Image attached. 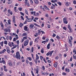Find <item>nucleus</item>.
Here are the masks:
<instances>
[{
    "instance_id": "obj_28",
    "label": "nucleus",
    "mask_w": 76,
    "mask_h": 76,
    "mask_svg": "<svg viewBox=\"0 0 76 76\" xmlns=\"http://www.w3.org/2000/svg\"><path fill=\"white\" fill-rule=\"evenodd\" d=\"M44 49L43 48H42L41 50V52L42 53V54H43V53H44Z\"/></svg>"
},
{
    "instance_id": "obj_55",
    "label": "nucleus",
    "mask_w": 76,
    "mask_h": 76,
    "mask_svg": "<svg viewBox=\"0 0 76 76\" xmlns=\"http://www.w3.org/2000/svg\"><path fill=\"white\" fill-rule=\"evenodd\" d=\"M56 34H54V33L53 34V37H56Z\"/></svg>"
},
{
    "instance_id": "obj_11",
    "label": "nucleus",
    "mask_w": 76,
    "mask_h": 76,
    "mask_svg": "<svg viewBox=\"0 0 76 76\" xmlns=\"http://www.w3.org/2000/svg\"><path fill=\"white\" fill-rule=\"evenodd\" d=\"M36 13V12L35 11H31V15H34V16H35V13Z\"/></svg>"
},
{
    "instance_id": "obj_44",
    "label": "nucleus",
    "mask_w": 76,
    "mask_h": 76,
    "mask_svg": "<svg viewBox=\"0 0 76 76\" xmlns=\"http://www.w3.org/2000/svg\"><path fill=\"white\" fill-rule=\"evenodd\" d=\"M20 14L22 16H24V14L23 13V12H20Z\"/></svg>"
},
{
    "instance_id": "obj_20",
    "label": "nucleus",
    "mask_w": 76,
    "mask_h": 76,
    "mask_svg": "<svg viewBox=\"0 0 76 76\" xmlns=\"http://www.w3.org/2000/svg\"><path fill=\"white\" fill-rule=\"evenodd\" d=\"M50 43H49L47 46V49H50Z\"/></svg>"
},
{
    "instance_id": "obj_19",
    "label": "nucleus",
    "mask_w": 76,
    "mask_h": 76,
    "mask_svg": "<svg viewBox=\"0 0 76 76\" xmlns=\"http://www.w3.org/2000/svg\"><path fill=\"white\" fill-rule=\"evenodd\" d=\"M24 30L25 31H27L28 30V27L26 26H25L24 27Z\"/></svg>"
},
{
    "instance_id": "obj_48",
    "label": "nucleus",
    "mask_w": 76,
    "mask_h": 76,
    "mask_svg": "<svg viewBox=\"0 0 76 76\" xmlns=\"http://www.w3.org/2000/svg\"><path fill=\"white\" fill-rule=\"evenodd\" d=\"M29 64H30L31 66H32V64H33L32 62H29Z\"/></svg>"
},
{
    "instance_id": "obj_62",
    "label": "nucleus",
    "mask_w": 76,
    "mask_h": 76,
    "mask_svg": "<svg viewBox=\"0 0 76 76\" xmlns=\"http://www.w3.org/2000/svg\"><path fill=\"white\" fill-rule=\"evenodd\" d=\"M73 3L74 4H76V1H73Z\"/></svg>"
},
{
    "instance_id": "obj_12",
    "label": "nucleus",
    "mask_w": 76,
    "mask_h": 76,
    "mask_svg": "<svg viewBox=\"0 0 76 76\" xmlns=\"http://www.w3.org/2000/svg\"><path fill=\"white\" fill-rule=\"evenodd\" d=\"M26 21L27 22H32V20L31 19H28L26 20Z\"/></svg>"
},
{
    "instance_id": "obj_42",
    "label": "nucleus",
    "mask_w": 76,
    "mask_h": 76,
    "mask_svg": "<svg viewBox=\"0 0 76 76\" xmlns=\"http://www.w3.org/2000/svg\"><path fill=\"white\" fill-rule=\"evenodd\" d=\"M16 43L17 44V45H19V40L17 41Z\"/></svg>"
},
{
    "instance_id": "obj_31",
    "label": "nucleus",
    "mask_w": 76,
    "mask_h": 76,
    "mask_svg": "<svg viewBox=\"0 0 76 76\" xmlns=\"http://www.w3.org/2000/svg\"><path fill=\"white\" fill-rule=\"evenodd\" d=\"M36 73L37 74H38V72H39V68H37V69L36 70Z\"/></svg>"
},
{
    "instance_id": "obj_60",
    "label": "nucleus",
    "mask_w": 76,
    "mask_h": 76,
    "mask_svg": "<svg viewBox=\"0 0 76 76\" xmlns=\"http://www.w3.org/2000/svg\"><path fill=\"white\" fill-rule=\"evenodd\" d=\"M26 63H27V64H28L29 63V61H28V60H26Z\"/></svg>"
},
{
    "instance_id": "obj_52",
    "label": "nucleus",
    "mask_w": 76,
    "mask_h": 76,
    "mask_svg": "<svg viewBox=\"0 0 76 76\" xmlns=\"http://www.w3.org/2000/svg\"><path fill=\"white\" fill-rule=\"evenodd\" d=\"M45 38H46V37H42V39H43V40H45Z\"/></svg>"
},
{
    "instance_id": "obj_45",
    "label": "nucleus",
    "mask_w": 76,
    "mask_h": 76,
    "mask_svg": "<svg viewBox=\"0 0 76 76\" xmlns=\"http://www.w3.org/2000/svg\"><path fill=\"white\" fill-rule=\"evenodd\" d=\"M27 39V37H23V39H24V40H25V39Z\"/></svg>"
},
{
    "instance_id": "obj_57",
    "label": "nucleus",
    "mask_w": 76,
    "mask_h": 76,
    "mask_svg": "<svg viewBox=\"0 0 76 76\" xmlns=\"http://www.w3.org/2000/svg\"><path fill=\"white\" fill-rule=\"evenodd\" d=\"M56 38L58 39H60V37H59V36H56Z\"/></svg>"
},
{
    "instance_id": "obj_6",
    "label": "nucleus",
    "mask_w": 76,
    "mask_h": 76,
    "mask_svg": "<svg viewBox=\"0 0 76 76\" xmlns=\"http://www.w3.org/2000/svg\"><path fill=\"white\" fill-rule=\"evenodd\" d=\"M12 22L13 23H15L16 21L15 20V17L14 16L12 18Z\"/></svg>"
},
{
    "instance_id": "obj_50",
    "label": "nucleus",
    "mask_w": 76,
    "mask_h": 76,
    "mask_svg": "<svg viewBox=\"0 0 76 76\" xmlns=\"http://www.w3.org/2000/svg\"><path fill=\"white\" fill-rule=\"evenodd\" d=\"M33 43V42L32 41L30 43V45L31 46L32 45V43Z\"/></svg>"
},
{
    "instance_id": "obj_64",
    "label": "nucleus",
    "mask_w": 76,
    "mask_h": 76,
    "mask_svg": "<svg viewBox=\"0 0 76 76\" xmlns=\"http://www.w3.org/2000/svg\"><path fill=\"white\" fill-rule=\"evenodd\" d=\"M72 57H71V58L69 60L70 61H72Z\"/></svg>"
},
{
    "instance_id": "obj_56",
    "label": "nucleus",
    "mask_w": 76,
    "mask_h": 76,
    "mask_svg": "<svg viewBox=\"0 0 76 76\" xmlns=\"http://www.w3.org/2000/svg\"><path fill=\"white\" fill-rule=\"evenodd\" d=\"M63 29L65 30V31H66V30H67V28H66V27H63Z\"/></svg>"
},
{
    "instance_id": "obj_9",
    "label": "nucleus",
    "mask_w": 76,
    "mask_h": 76,
    "mask_svg": "<svg viewBox=\"0 0 76 76\" xmlns=\"http://www.w3.org/2000/svg\"><path fill=\"white\" fill-rule=\"evenodd\" d=\"M18 38H19V37L14 38L13 39V41H16V40H17Z\"/></svg>"
},
{
    "instance_id": "obj_53",
    "label": "nucleus",
    "mask_w": 76,
    "mask_h": 76,
    "mask_svg": "<svg viewBox=\"0 0 76 76\" xmlns=\"http://www.w3.org/2000/svg\"><path fill=\"white\" fill-rule=\"evenodd\" d=\"M31 73L32 76H34V73L33 72V71H31Z\"/></svg>"
},
{
    "instance_id": "obj_4",
    "label": "nucleus",
    "mask_w": 76,
    "mask_h": 76,
    "mask_svg": "<svg viewBox=\"0 0 76 76\" xmlns=\"http://www.w3.org/2000/svg\"><path fill=\"white\" fill-rule=\"evenodd\" d=\"M29 43V40H26L25 42H24V46H26V45L28 44Z\"/></svg>"
},
{
    "instance_id": "obj_27",
    "label": "nucleus",
    "mask_w": 76,
    "mask_h": 76,
    "mask_svg": "<svg viewBox=\"0 0 76 76\" xmlns=\"http://www.w3.org/2000/svg\"><path fill=\"white\" fill-rule=\"evenodd\" d=\"M28 59L29 60V61H32V58L30 57H27Z\"/></svg>"
},
{
    "instance_id": "obj_39",
    "label": "nucleus",
    "mask_w": 76,
    "mask_h": 76,
    "mask_svg": "<svg viewBox=\"0 0 76 76\" xmlns=\"http://www.w3.org/2000/svg\"><path fill=\"white\" fill-rule=\"evenodd\" d=\"M27 35V34H26V33H23V36H26Z\"/></svg>"
},
{
    "instance_id": "obj_49",
    "label": "nucleus",
    "mask_w": 76,
    "mask_h": 76,
    "mask_svg": "<svg viewBox=\"0 0 76 76\" xmlns=\"http://www.w3.org/2000/svg\"><path fill=\"white\" fill-rule=\"evenodd\" d=\"M34 52V48L32 47L31 48V52L32 53H33Z\"/></svg>"
},
{
    "instance_id": "obj_21",
    "label": "nucleus",
    "mask_w": 76,
    "mask_h": 76,
    "mask_svg": "<svg viewBox=\"0 0 76 76\" xmlns=\"http://www.w3.org/2000/svg\"><path fill=\"white\" fill-rule=\"evenodd\" d=\"M24 25V24H23L22 23H20L19 25L20 27L21 28H22V26H23Z\"/></svg>"
},
{
    "instance_id": "obj_46",
    "label": "nucleus",
    "mask_w": 76,
    "mask_h": 76,
    "mask_svg": "<svg viewBox=\"0 0 76 76\" xmlns=\"http://www.w3.org/2000/svg\"><path fill=\"white\" fill-rule=\"evenodd\" d=\"M12 39V37L11 36L9 37V39L10 41H11Z\"/></svg>"
},
{
    "instance_id": "obj_38",
    "label": "nucleus",
    "mask_w": 76,
    "mask_h": 76,
    "mask_svg": "<svg viewBox=\"0 0 76 76\" xmlns=\"http://www.w3.org/2000/svg\"><path fill=\"white\" fill-rule=\"evenodd\" d=\"M73 53H75V54H76V50H75V49H74L73 51Z\"/></svg>"
},
{
    "instance_id": "obj_5",
    "label": "nucleus",
    "mask_w": 76,
    "mask_h": 76,
    "mask_svg": "<svg viewBox=\"0 0 76 76\" xmlns=\"http://www.w3.org/2000/svg\"><path fill=\"white\" fill-rule=\"evenodd\" d=\"M63 21L64 23H65V24H67V23H68V22L67 21V18L66 17H64L63 18Z\"/></svg>"
},
{
    "instance_id": "obj_13",
    "label": "nucleus",
    "mask_w": 76,
    "mask_h": 76,
    "mask_svg": "<svg viewBox=\"0 0 76 76\" xmlns=\"http://www.w3.org/2000/svg\"><path fill=\"white\" fill-rule=\"evenodd\" d=\"M57 64H58V63L57 62H55L54 64V66L55 67H57Z\"/></svg>"
},
{
    "instance_id": "obj_41",
    "label": "nucleus",
    "mask_w": 76,
    "mask_h": 76,
    "mask_svg": "<svg viewBox=\"0 0 76 76\" xmlns=\"http://www.w3.org/2000/svg\"><path fill=\"white\" fill-rule=\"evenodd\" d=\"M38 34H41V31L39 30H38Z\"/></svg>"
},
{
    "instance_id": "obj_63",
    "label": "nucleus",
    "mask_w": 76,
    "mask_h": 76,
    "mask_svg": "<svg viewBox=\"0 0 76 76\" xmlns=\"http://www.w3.org/2000/svg\"><path fill=\"white\" fill-rule=\"evenodd\" d=\"M50 9H54V7H53V6H51L50 7Z\"/></svg>"
},
{
    "instance_id": "obj_16",
    "label": "nucleus",
    "mask_w": 76,
    "mask_h": 76,
    "mask_svg": "<svg viewBox=\"0 0 76 76\" xmlns=\"http://www.w3.org/2000/svg\"><path fill=\"white\" fill-rule=\"evenodd\" d=\"M69 4H70V3L68 2H66L65 4L66 6H69Z\"/></svg>"
},
{
    "instance_id": "obj_51",
    "label": "nucleus",
    "mask_w": 76,
    "mask_h": 76,
    "mask_svg": "<svg viewBox=\"0 0 76 76\" xmlns=\"http://www.w3.org/2000/svg\"><path fill=\"white\" fill-rule=\"evenodd\" d=\"M41 73L42 75H45V72L42 73V71Z\"/></svg>"
},
{
    "instance_id": "obj_29",
    "label": "nucleus",
    "mask_w": 76,
    "mask_h": 76,
    "mask_svg": "<svg viewBox=\"0 0 76 76\" xmlns=\"http://www.w3.org/2000/svg\"><path fill=\"white\" fill-rule=\"evenodd\" d=\"M36 60H38L39 57V56H38V55L37 54L36 55Z\"/></svg>"
},
{
    "instance_id": "obj_40",
    "label": "nucleus",
    "mask_w": 76,
    "mask_h": 76,
    "mask_svg": "<svg viewBox=\"0 0 76 76\" xmlns=\"http://www.w3.org/2000/svg\"><path fill=\"white\" fill-rule=\"evenodd\" d=\"M58 4L59 5V6H61V3L60 2H57Z\"/></svg>"
},
{
    "instance_id": "obj_22",
    "label": "nucleus",
    "mask_w": 76,
    "mask_h": 76,
    "mask_svg": "<svg viewBox=\"0 0 76 76\" xmlns=\"http://www.w3.org/2000/svg\"><path fill=\"white\" fill-rule=\"evenodd\" d=\"M7 21L9 25H10V24H11V23H10V22H11V20H10V19H9V20H8Z\"/></svg>"
},
{
    "instance_id": "obj_61",
    "label": "nucleus",
    "mask_w": 76,
    "mask_h": 76,
    "mask_svg": "<svg viewBox=\"0 0 76 76\" xmlns=\"http://www.w3.org/2000/svg\"><path fill=\"white\" fill-rule=\"evenodd\" d=\"M62 75H66V74L65 72H63L62 73Z\"/></svg>"
},
{
    "instance_id": "obj_36",
    "label": "nucleus",
    "mask_w": 76,
    "mask_h": 76,
    "mask_svg": "<svg viewBox=\"0 0 76 76\" xmlns=\"http://www.w3.org/2000/svg\"><path fill=\"white\" fill-rule=\"evenodd\" d=\"M18 9L20 11H22V8L21 7H19L18 8Z\"/></svg>"
},
{
    "instance_id": "obj_14",
    "label": "nucleus",
    "mask_w": 76,
    "mask_h": 76,
    "mask_svg": "<svg viewBox=\"0 0 76 76\" xmlns=\"http://www.w3.org/2000/svg\"><path fill=\"white\" fill-rule=\"evenodd\" d=\"M44 7L45 8V9L46 10H50V9L48 8V7L46 6V5H45L44 6Z\"/></svg>"
},
{
    "instance_id": "obj_25",
    "label": "nucleus",
    "mask_w": 76,
    "mask_h": 76,
    "mask_svg": "<svg viewBox=\"0 0 76 76\" xmlns=\"http://www.w3.org/2000/svg\"><path fill=\"white\" fill-rule=\"evenodd\" d=\"M34 16H39V14L38 12H37L36 14H35Z\"/></svg>"
},
{
    "instance_id": "obj_2",
    "label": "nucleus",
    "mask_w": 76,
    "mask_h": 76,
    "mask_svg": "<svg viewBox=\"0 0 76 76\" xmlns=\"http://www.w3.org/2000/svg\"><path fill=\"white\" fill-rule=\"evenodd\" d=\"M16 58L18 59H20V55L19 53L18 52L16 53Z\"/></svg>"
},
{
    "instance_id": "obj_8",
    "label": "nucleus",
    "mask_w": 76,
    "mask_h": 76,
    "mask_svg": "<svg viewBox=\"0 0 76 76\" xmlns=\"http://www.w3.org/2000/svg\"><path fill=\"white\" fill-rule=\"evenodd\" d=\"M34 2L35 3L37 4H39V1L38 0H34Z\"/></svg>"
},
{
    "instance_id": "obj_33",
    "label": "nucleus",
    "mask_w": 76,
    "mask_h": 76,
    "mask_svg": "<svg viewBox=\"0 0 76 76\" xmlns=\"http://www.w3.org/2000/svg\"><path fill=\"white\" fill-rule=\"evenodd\" d=\"M4 42H1L0 43V45L2 47H3V43Z\"/></svg>"
},
{
    "instance_id": "obj_30",
    "label": "nucleus",
    "mask_w": 76,
    "mask_h": 76,
    "mask_svg": "<svg viewBox=\"0 0 76 76\" xmlns=\"http://www.w3.org/2000/svg\"><path fill=\"white\" fill-rule=\"evenodd\" d=\"M8 64L10 66H12V63L11 62H10L8 63Z\"/></svg>"
},
{
    "instance_id": "obj_59",
    "label": "nucleus",
    "mask_w": 76,
    "mask_h": 76,
    "mask_svg": "<svg viewBox=\"0 0 76 76\" xmlns=\"http://www.w3.org/2000/svg\"><path fill=\"white\" fill-rule=\"evenodd\" d=\"M41 32L42 34H45V32L43 31H41Z\"/></svg>"
},
{
    "instance_id": "obj_43",
    "label": "nucleus",
    "mask_w": 76,
    "mask_h": 76,
    "mask_svg": "<svg viewBox=\"0 0 76 76\" xmlns=\"http://www.w3.org/2000/svg\"><path fill=\"white\" fill-rule=\"evenodd\" d=\"M7 40H8L9 39V36H7L6 37Z\"/></svg>"
},
{
    "instance_id": "obj_58",
    "label": "nucleus",
    "mask_w": 76,
    "mask_h": 76,
    "mask_svg": "<svg viewBox=\"0 0 76 76\" xmlns=\"http://www.w3.org/2000/svg\"><path fill=\"white\" fill-rule=\"evenodd\" d=\"M42 69L43 70H45V66H42Z\"/></svg>"
},
{
    "instance_id": "obj_1",
    "label": "nucleus",
    "mask_w": 76,
    "mask_h": 76,
    "mask_svg": "<svg viewBox=\"0 0 76 76\" xmlns=\"http://www.w3.org/2000/svg\"><path fill=\"white\" fill-rule=\"evenodd\" d=\"M70 38L71 40L70 39V37H69V36L68 38L69 39L68 40L69 44H70V47H72V40H73V38L72 37V36H71L70 37Z\"/></svg>"
},
{
    "instance_id": "obj_26",
    "label": "nucleus",
    "mask_w": 76,
    "mask_h": 76,
    "mask_svg": "<svg viewBox=\"0 0 76 76\" xmlns=\"http://www.w3.org/2000/svg\"><path fill=\"white\" fill-rule=\"evenodd\" d=\"M17 7H14V11L15 12H17L18 11V10H16Z\"/></svg>"
},
{
    "instance_id": "obj_35",
    "label": "nucleus",
    "mask_w": 76,
    "mask_h": 76,
    "mask_svg": "<svg viewBox=\"0 0 76 76\" xmlns=\"http://www.w3.org/2000/svg\"><path fill=\"white\" fill-rule=\"evenodd\" d=\"M28 3V0H25V6L26 5V4Z\"/></svg>"
},
{
    "instance_id": "obj_54",
    "label": "nucleus",
    "mask_w": 76,
    "mask_h": 76,
    "mask_svg": "<svg viewBox=\"0 0 76 76\" xmlns=\"http://www.w3.org/2000/svg\"><path fill=\"white\" fill-rule=\"evenodd\" d=\"M20 17L21 19L23 20H24V18H23V16H21Z\"/></svg>"
},
{
    "instance_id": "obj_37",
    "label": "nucleus",
    "mask_w": 76,
    "mask_h": 76,
    "mask_svg": "<svg viewBox=\"0 0 76 76\" xmlns=\"http://www.w3.org/2000/svg\"><path fill=\"white\" fill-rule=\"evenodd\" d=\"M4 44L6 45H7V41L6 40L4 41Z\"/></svg>"
},
{
    "instance_id": "obj_15",
    "label": "nucleus",
    "mask_w": 76,
    "mask_h": 76,
    "mask_svg": "<svg viewBox=\"0 0 76 76\" xmlns=\"http://www.w3.org/2000/svg\"><path fill=\"white\" fill-rule=\"evenodd\" d=\"M68 28L69 30L70 31V32H72V29L71 28V27H70V25L68 26Z\"/></svg>"
},
{
    "instance_id": "obj_32",
    "label": "nucleus",
    "mask_w": 76,
    "mask_h": 76,
    "mask_svg": "<svg viewBox=\"0 0 76 76\" xmlns=\"http://www.w3.org/2000/svg\"><path fill=\"white\" fill-rule=\"evenodd\" d=\"M66 71L67 72H70V70L69 69L66 68L65 69Z\"/></svg>"
},
{
    "instance_id": "obj_18",
    "label": "nucleus",
    "mask_w": 76,
    "mask_h": 76,
    "mask_svg": "<svg viewBox=\"0 0 76 76\" xmlns=\"http://www.w3.org/2000/svg\"><path fill=\"white\" fill-rule=\"evenodd\" d=\"M5 51H6V50L4 49L1 51V54H2V53H4Z\"/></svg>"
},
{
    "instance_id": "obj_47",
    "label": "nucleus",
    "mask_w": 76,
    "mask_h": 76,
    "mask_svg": "<svg viewBox=\"0 0 76 76\" xmlns=\"http://www.w3.org/2000/svg\"><path fill=\"white\" fill-rule=\"evenodd\" d=\"M6 49L7 51V50H10L9 49V47H6Z\"/></svg>"
},
{
    "instance_id": "obj_34",
    "label": "nucleus",
    "mask_w": 76,
    "mask_h": 76,
    "mask_svg": "<svg viewBox=\"0 0 76 76\" xmlns=\"http://www.w3.org/2000/svg\"><path fill=\"white\" fill-rule=\"evenodd\" d=\"M30 26L31 28H34V26L33 24H31L30 25Z\"/></svg>"
},
{
    "instance_id": "obj_23",
    "label": "nucleus",
    "mask_w": 76,
    "mask_h": 76,
    "mask_svg": "<svg viewBox=\"0 0 76 76\" xmlns=\"http://www.w3.org/2000/svg\"><path fill=\"white\" fill-rule=\"evenodd\" d=\"M0 23L1 27L2 28V29H4L3 27H4V26H3V23H2V22H1Z\"/></svg>"
},
{
    "instance_id": "obj_17",
    "label": "nucleus",
    "mask_w": 76,
    "mask_h": 76,
    "mask_svg": "<svg viewBox=\"0 0 76 76\" xmlns=\"http://www.w3.org/2000/svg\"><path fill=\"white\" fill-rule=\"evenodd\" d=\"M3 63V64H6L5 61L4 60L0 61V63Z\"/></svg>"
},
{
    "instance_id": "obj_24",
    "label": "nucleus",
    "mask_w": 76,
    "mask_h": 76,
    "mask_svg": "<svg viewBox=\"0 0 76 76\" xmlns=\"http://www.w3.org/2000/svg\"><path fill=\"white\" fill-rule=\"evenodd\" d=\"M25 12L26 15H28V10H27L26 9L25 10Z\"/></svg>"
},
{
    "instance_id": "obj_7",
    "label": "nucleus",
    "mask_w": 76,
    "mask_h": 76,
    "mask_svg": "<svg viewBox=\"0 0 76 76\" xmlns=\"http://www.w3.org/2000/svg\"><path fill=\"white\" fill-rule=\"evenodd\" d=\"M49 53L50 56H52V54L54 52V50H52V51H49Z\"/></svg>"
},
{
    "instance_id": "obj_10",
    "label": "nucleus",
    "mask_w": 76,
    "mask_h": 76,
    "mask_svg": "<svg viewBox=\"0 0 76 76\" xmlns=\"http://www.w3.org/2000/svg\"><path fill=\"white\" fill-rule=\"evenodd\" d=\"M8 12L9 13H10L11 15H13V12L12 11H10V10H8Z\"/></svg>"
},
{
    "instance_id": "obj_3",
    "label": "nucleus",
    "mask_w": 76,
    "mask_h": 76,
    "mask_svg": "<svg viewBox=\"0 0 76 76\" xmlns=\"http://www.w3.org/2000/svg\"><path fill=\"white\" fill-rule=\"evenodd\" d=\"M9 28H10V27H9V28H8V27H7V28L4 29V31L6 32H10V29H9Z\"/></svg>"
}]
</instances>
